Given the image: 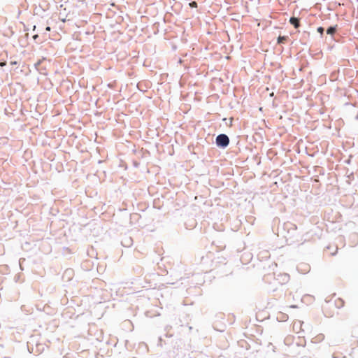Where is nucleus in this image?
<instances>
[{
  "label": "nucleus",
  "instance_id": "f8f14e48",
  "mask_svg": "<svg viewBox=\"0 0 358 358\" xmlns=\"http://www.w3.org/2000/svg\"><path fill=\"white\" fill-rule=\"evenodd\" d=\"M326 248H327V249H328V250H331V245H329V246H327Z\"/></svg>",
  "mask_w": 358,
  "mask_h": 358
},
{
  "label": "nucleus",
  "instance_id": "20e7f679",
  "mask_svg": "<svg viewBox=\"0 0 358 358\" xmlns=\"http://www.w3.org/2000/svg\"><path fill=\"white\" fill-rule=\"evenodd\" d=\"M289 23L295 28H298L300 25L299 19L296 17H291L289 18Z\"/></svg>",
  "mask_w": 358,
  "mask_h": 358
},
{
  "label": "nucleus",
  "instance_id": "2eb2a0df",
  "mask_svg": "<svg viewBox=\"0 0 358 358\" xmlns=\"http://www.w3.org/2000/svg\"><path fill=\"white\" fill-rule=\"evenodd\" d=\"M46 29L50 30V27H47Z\"/></svg>",
  "mask_w": 358,
  "mask_h": 358
},
{
  "label": "nucleus",
  "instance_id": "f03ea898",
  "mask_svg": "<svg viewBox=\"0 0 358 358\" xmlns=\"http://www.w3.org/2000/svg\"><path fill=\"white\" fill-rule=\"evenodd\" d=\"M230 143L229 136L225 134H220L215 137V143L220 149H225Z\"/></svg>",
  "mask_w": 358,
  "mask_h": 358
},
{
  "label": "nucleus",
  "instance_id": "423d86ee",
  "mask_svg": "<svg viewBox=\"0 0 358 358\" xmlns=\"http://www.w3.org/2000/svg\"><path fill=\"white\" fill-rule=\"evenodd\" d=\"M289 37L287 36H279L277 38V43L278 44H282L285 43L288 41Z\"/></svg>",
  "mask_w": 358,
  "mask_h": 358
},
{
  "label": "nucleus",
  "instance_id": "1a4fd4ad",
  "mask_svg": "<svg viewBox=\"0 0 358 358\" xmlns=\"http://www.w3.org/2000/svg\"><path fill=\"white\" fill-rule=\"evenodd\" d=\"M337 252H338V248H337V247H335V250H334V252H332L331 253V256H335V255L337 254Z\"/></svg>",
  "mask_w": 358,
  "mask_h": 358
},
{
  "label": "nucleus",
  "instance_id": "0eeeda50",
  "mask_svg": "<svg viewBox=\"0 0 358 358\" xmlns=\"http://www.w3.org/2000/svg\"><path fill=\"white\" fill-rule=\"evenodd\" d=\"M344 301L341 298H338L335 301V306L338 309L343 308L344 306Z\"/></svg>",
  "mask_w": 358,
  "mask_h": 358
},
{
  "label": "nucleus",
  "instance_id": "9b49d317",
  "mask_svg": "<svg viewBox=\"0 0 358 358\" xmlns=\"http://www.w3.org/2000/svg\"><path fill=\"white\" fill-rule=\"evenodd\" d=\"M18 62L17 61H10V64L12 66L17 65Z\"/></svg>",
  "mask_w": 358,
  "mask_h": 358
},
{
  "label": "nucleus",
  "instance_id": "6e6552de",
  "mask_svg": "<svg viewBox=\"0 0 358 358\" xmlns=\"http://www.w3.org/2000/svg\"><path fill=\"white\" fill-rule=\"evenodd\" d=\"M317 31L319 34H320L321 36H322L324 31V29L322 27H318L317 29Z\"/></svg>",
  "mask_w": 358,
  "mask_h": 358
},
{
  "label": "nucleus",
  "instance_id": "7ed1b4c3",
  "mask_svg": "<svg viewBox=\"0 0 358 358\" xmlns=\"http://www.w3.org/2000/svg\"><path fill=\"white\" fill-rule=\"evenodd\" d=\"M276 280L281 285H284L289 280V275L285 273H280L277 275Z\"/></svg>",
  "mask_w": 358,
  "mask_h": 358
},
{
  "label": "nucleus",
  "instance_id": "dca6fc26",
  "mask_svg": "<svg viewBox=\"0 0 358 358\" xmlns=\"http://www.w3.org/2000/svg\"><path fill=\"white\" fill-rule=\"evenodd\" d=\"M132 358H136V357H132Z\"/></svg>",
  "mask_w": 358,
  "mask_h": 358
},
{
  "label": "nucleus",
  "instance_id": "f257e3e1",
  "mask_svg": "<svg viewBox=\"0 0 358 358\" xmlns=\"http://www.w3.org/2000/svg\"><path fill=\"white\" fill-rule=\"evenodd\" d=\"M284 230L287 231V235H285L287 245H293L300 241H302L301 234L297 231V227L295 224L287 222L283 224Z\"/></svg>",
  "mask_w": 358,
  "mask_h": 358
},
{
  "label": "nucleus",
  "instance_id": "39448f33",
  "mask_svg": "<svg viewBox=\"0 0 358 358\" xmlns=\"http://www.w3.org/2000/svg\"><path fill=\"white\" fill-rule=\"evenodd\" d=\"M337 28H338L337 24L331 25V26L328 27V28L327 29V34L332 36L335 33V31L337 30Z\"/></svg>",
  "mask_w": 358,
  "mask_h": 358
},
{
  "label": "nucleus",
  "instance_id": "4468645a",
  "mask_svg": "<svg viewBox=\"0 0 358 358\" xmlns=\"http://www.w3.org/2000/svg\"><path fill=\"white\" fill-rule=\"evenodd\" d=\"M38 35H35V36H34V39H36V38H38Z\"/></svg>",
  "mask_w": 358,
  "mask_h": 358
},
{
  "label": "nucleus",
  "instance_id": "9d476101",
  "mask_svg": "<svg viewBox=\"0 0 358 358\" xmlns=\"http://www.w3.org/2000/svg\"><path fill=\"white\" fill-rule=\"evenodd\" d=\"M72 273H73V270H72V269H67V270H66V271H65V273H66V275H71Z\"/></svg>",
  "mask_w": 358,
  "mask_h": 358
},
{
  "label": "nucleus",
  "instance_id": "ddd939ff",
  "mask_svg": "<svg viewBox=\"0 0 358 358\" xmlns=\"http://www.w3.org/2000/svg\"><path fill=\"white\" fill-rule=\"evenodd\" d=\"M290 307H291V308H296V307H297V306H296V305H292V306H291Z\"/></svg>",
  "mask_w": 358,
  "mask_h": 358
}]
</instances>
